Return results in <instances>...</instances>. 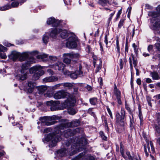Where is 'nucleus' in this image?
<instances>
[{
	"mask_svg": "<svg viewBox=\"0 0 160 160\" xmlns=\"http://www.w3.org/2000/svg\"><path fill=\"white\" fill-rule=\"evenodd\" d=\"M82 143H74L71 147L70 149L68 150L66 149H62L57 152L58 155L61 157L65 156L68 153L70 156H71L78 152L82 150L83 148Z\"/></svg>",
	"mask_w": 160,
	"mask_h": 160,
	"instance_id": "1",
	"label": "nucleus"
},
{
	"mask_svg": "<svg viewBox=\"0 0 160 160\" xmlns=\"http://www.w3.org/2000/svg\"><path fill=\"white\" fill-rule=\"evenodd\" d=\"M36 52L32 51V52H27L21 53L16 51L12 52L11 53L9 56L10 58L12 59L13 61L15 60L18 58L20 61H23L28 56L31 54H34Z\"/></svg>",
	"mask_w": 160,
	"mask_h": 160,
	"instance_id": "2",
	"label": "nucleus"
},
{
	"mask_svg": "<svg viewBox=\"0 0 160 160\" xmlns=\"http://www.w3.org/2000/svg\"><path fill=\"white\" fill-rule=\"evenodd\" d=\"M45 68L44 67H41L40 65H38L30 68L29 70L30 73H36L33 76V80H38L41 76L43 75L44 73V71L42 70Z\"/></svg>",
	"mask_w": 160,
	"mask_h": 160,
	"instance_id": "3",
	"label": "nucleus"
},
{
	"mask_svg": "<svg viewBox=\"0 0 160 160\" xmlns=\"http://www.w3.org/2000/svg\"><path fill=\"white\" fill-rule=\"evenodd\" d=\"M61 139L60 137L58 136V135L50 133L45 137L44 141L49 142L51 140L49 144V146L53 147L55 146L57 142L60 141Z\"/></svg>",
	"mask_w": 160,
	"mask_h": 160,
	"instance_id": "4",
	"label": "nucleus"
},
{
	"mask_svg": "<svg viewBox=\"0 0 160 160\" xmlns=\"http://www.w3.org/2000/svg\"><path fill=\"white\" fill-rule=\"evenodd\" d=\"M77 38L75 35L72 33L69 34L68 41L66 43V46L69 48H74L76 47Z\"/></svg>",
	"mask_w": 160,
	"mask_h": 160,
	"instance_id": "5",
	"label": "nucleus"
},
{
	"mask_svg": "<svg viewBox=\"0 0 160 160\" xmlns=\"http://www.w3.org/2000/svg\"><path fill=\"white\" fill-rule=\"evenodd\" d=\"M34 51L36 52V53H34V54H31L29 56H28L24 60H26V61L25 63L22 64V68H23L28 69L31 63H35L34 60L33 56L37 54L38 53V52L36 51Z\"/></svg>",
	"mask_w": 160,
	"mask_h": 160,
	"instance_id": "6",
	"label": "nucleus"
},
{
	"mask_svg": "<svg viewBox=\"0 0 160 160\" xmlns=\"http://www.w3.org/2000/svg\"><path fill=\"white\" fill-rule=\"evenodd\" d=\"M120 115L119 113L116 114L117 122L121 126H123L124 124V119L125 115V112L124 109H122Z\"/></svg>",
	"mask_w": 160,
	"mask_h": 160,
	"instance_id": "7",
	"label": "nucleus"
},
{
	"mask_svg": "<svg viewBox=\"0 0 160 160\" xmlns=\"http://www.w3.org/2000/svg\"><path fill=\"white\" fill-rule=\"evenodd\" d=\"M69 96V93L63 90H61L55 92L54 94L53 97L55 99H58L65 98H68Z\"/></svg>",
	"mask_w": 160,
	"mask_h": 160,
	"instance_id": "8",
	"label": "nucleus"
},
{
	"mask_svg": "<svg viewBox=\"0 0 160 160\" xmlns=\"http://www.w3.org/2000/svg\"><path fill=\"white\" fill-rule=\"evenodd\" d=\"M27 69H25L22 68L20 71V73H19L16 76V78L18 80L23 81L26 79L27 77L28 73L26 71Z\"/></svg>",
	"mask_w": 160,
	"mask_h": 160,
	"instance_id": "9",
	"label": "nucleus"
},
{
	"mask_svg": "<svg viewBox=\"0 0 160 160\" xmlns=\"http://www.w3.org/2000/svg\"><path fill=\"white\" fill-rule=\"evenodd\" d=\"M82 66L81 65L79 66V70H77L75 72L70 74V76L71 78L73 79H76L78 77H82L83 76V72L81 71Z\"/></svg>",
	"mask_w": 160,
	"mask_h": 160,
	"instance_id": "10",
	"label": "nucleus"
},
{
	"mask_svg": "<svg viewBox=\"0 0 160 160\" xmlns=\"http://www.w3.org/2000/svg\"><path fill=\"white\" fill-rule=\"evenodd\" d=\"M157 123L154 124V129L156 133L160 134V114L158 113L157 115Z\"/></svg>",
	"mask_w": 160,
	"mask_h": 160,
	"instance_id": "11",
	"label": "nucleus"
},
{
	"mask_svg": "<svg viewBox=\"0 0 160 160\" xmlns=\"http://www.w3.org/2000/svg\"><path fill=\"white\" fill-rule=\"evenodd\" d=\"M79 128H77L75 129V131H72L71 129L68 128L65 130L64 133V136L66 138H68L75 134L76 132L79 131Z\"/></svg>",
	"mask_w": 160,
	"mask_h": 160,
	"instance_id": "12",
	"label": "nucleus"
},
{
	"mask_svg": "<svg viewBox=\"0 0 160 160\" xmlns=\"http://www.w3.org/2000/svg\"><path fill=\"white\" fill-rule=\"evenodd\" d=\"M54 117H51L50 118V117H40V118L39 120L41 121V122L42 124L43 125H45L47 126H49L54 124L52 122H48V120L50 119V118H53Z\"/></svg>",
	"mask_w": 160,
	"mask_h": 160,
	"instance_id": "13",
	"label": "nucleus"
},
{
	"mask_svg": "<svg viewBox=\"0 0 160 160\" xmlns=\"http://www.w3.org/2000/svg\"><path fill=\"white\" fill-rule=\"evenodd\" d=\"M48 24H52L54 27L58 26L60 23V21L56 20L53 18H50L48 19L47 22Z\"/></svg>",
	"mask_w": 160,
	"mask_h": 160,
	"instance_id": "14",
	"label": "nucleus"
},
{
	"mask_svg": "<svg viewBox=\"0 0 160 160\" xmlns=\"http://www.w3.org/2000/svg\"><path fill=\"white\" fill-rule=\"evenodd\" d=\"M114 91L115 95L116 97L118 103L119 104H121L122 103V101L121 99V92L117 88L115 85L114 88Z\"/></svg>",
	"mask_w": 160,
	"mask_h": 160,
	"instance_id": "15",
	"label": "nucleus"
},
{
	"mask_svg": "<svg viewBox=\"0 0 160 160\" xmlns=\"http://www.w3.org/2000/svg\"><path fill=\"white\" fill-rule=\"evenodd\" d=\"M126 156L125 158L126 160H141L139 156L137 155H132L131 156L130 152H126Z\"/></svg>",
	"mask_w": 160,
	"mask_h": 160,
	"instance_id": "16",
	"label": "nucleus"
},
{
	"mask_svg": "<svg viewBox=\"0 0 160 160\" xmlns=\"http://www.w3.org/2000/svg\"><path fill=\"white\" fill-rule=\"evenodd\" d=\"M68 56L70 57V58L72 61L76 62V61L78 60L81 57L80 54L78 53H72L67 54Z\"/></svg>",
	"mask_w": 160,
	"mask_h": 160,
	"instance_id": "17",
	"label": "nucleus"
},
{
	"mask_svg": "<svg viewBox=\"0 0 160 160\" xmlns=\"http://www.w3.org/2000/svg\"><path fill=\"white\" fill-rule=\"evenodd\" d=\"M147 147L148 152L150 154L153 153L155 152V150L153 145L152 142L150 141L149 143L147 142ZM150 156L152 158H154L152 156L151 154Z\"/></svg>",
	"mask_w": 160,
	"mask_h": 160,
	"instance_id": "18",
	"label": "nucleus"
},
{
	"mask_svg": "<svg viewBox=\"0 0 160 160\" xmlns=\"http://www.w3.org/2000/svg\"><path fill=\"white\" fill-rule=\"evenodd\" d=\"M58 101H57L53 102L52 101H47L46 103L48 106H51L50 109L51 110L53 111L56 109V105L58 104Z\"/></svg>",
	"mask_w": 160,
	"mask_h": 160,
	"instance_id": "19",
	"label": "nucleus"
},
{
	"mask_svg": "<svg viewBox=\"0 0 160 160\" xmlns=\"http://www.w3.org/2000/svg\"><path fill=\"white\" fill-rule=\"evenodd\" d=\"M28 86L27 90L28 92L30 93H32L36 86V84L34 82L29 81L28 82Z\"/></svg>",
	"mask_w": 160,
	"mask_h": 160,
	"instance_id": "20",
	"label": "nucleus"
},
{
	"mask_svg": "<svg viewBox=\"0 0 160 160\" xmlns=\"http://www.w3.org/2000/svg\"><path fill=\"white\" fill-rule=\"evenodd\" d=\"M58 78L55 76H50L46 77L43 79V82H49L57 81L58 80Z\"/></svg>",
	"mask_w": 160,
	"mask_h": 160,
	"instance_id": "21",
	"label": "nucleus"
},
{
	"mask_svg": "<svg viewBox=\"0 0 160 160\" xmlns=\"http://www.w3.org/2000/svg\"><path fill=\"white\" fill-rule=\"evenodd\" d=\"M7 50V48L6 47L2 45H0V58L4 59L7 58L6 55L4 52Z\"/></svg>",
	"mask_w": 160,
	"mask_h": 160,
	"instance_id": "22",
	"label": "nucleus"
},
{
	"mask_svg": "<svg viewBox=\"0 0 160 160\" xmlns=\"http://www.w3.org/2000/svg\"><path fill=\"white\" fill-rule=\"evenodd\" d=\"M68 54H69V53H64L63 54V57H64V58L63 61L66 64L70 63V66L73 68V66L72 65V64L71 63V60L70 59L68 58H70V57L68 56V55H67Z\"/></svg>",
	"mask_w": 160,
	"mask_h": 160,
	"instance_id": "23",
	"label": "nucleus"
},
{
	"mask_svg": "<svg viewBox=\"0 0 160 160\" xmlns=\"http://www.w3.org/2000/svg\"><path fill=\"white\" fill-rule=\"evenodd\" d=\"M65 67V65L62 62H58L56 63L55 67L56 69L59 71H63Z\"/></svg>",
	"mask_w": 160,
	"mask_h": 160,
	"instance_id": "24",
	"label": "nucleus"
},
{
	"mask_svg": "<svg viewBox=\"0 0 160 160\" xmlns=\"http://www.w3.org/2000/svg\"><path fill=\"white\" fill-rule=\"evenodd\" d=\"M151 28L153 30L159 31L160 29V22H156L153 24Z\"/></svg>",
	"mask_w": 160,
	"mask_h": 160,
	"instance_id": "25",
	"label": "nucleus"
},
{
	"mask_svg": "<svg viewBox=\"0 0 160 160\" xmlns=\"http://www.w3.org/2000/svg\"><path fill=\"white\" fill-rule=\"evenodd\" d=\"M58 28H55L52 30L50 34V36L52 38H55L57 34L58 33Z\"/></svg>",
	"mask_w": 160,
	"mask_h": 160,
	"instance_id": "26",
	"label": "nucleus"
},
{
	"mask_svg": "<svg viewBox=\"0 0 160 160\" xmlns=\"http://www.w3.org/2000/svg\"><path fill=\"white\" fill-rule=\"evenodd\" d=\"M58 33H60V35L62 38H66L68 36L67 31L64 30L58 29Z\"/></svg>",
	"mask_w": 160,
	"mask_h": 160,
	"instance_id": "27",
	"label": "nucleus"
},
{
	"mask_svg": "<svg viewBox=\"0 0 160 160\" xmlns=\"http://www.w3.org/2000/svg\"><path fill=\"white\" fill-rule=\"evenodd\" d=\"M160 13L158 12H150L148 13L149 16L152 17L153 18H156L159 17Z\"/></svg>",
	"mask_w": 160,
	"mask_h": 160,
	"instance_id": "28",
	"label": "nucleus"
},
{
	"mask_svg": "<svg viewBox=\"0 0 160 160\" xmlns=\"http://www.w3.org/2000/svg\"><path fill=\"white\" fill-rule=\"evenodd\" d=\"M47 87L46 86H42L38 88V93L40 94L43 93L45 91L47 90Z\"/></svg>",
	"mask_w": 160,
	"mask_h": 160,
	"instance_id": "29",
	"label": "nucleus"
},
{
	"mask_svg": "<svg viewBox=\"0 0 160 160\" xmlns=\"http://www.w3.org/2000/svg\"><path fill=\"white\" fill-rule=\"evenodd\" d=\"M150 75L153 79L157 80L159 78V75L158 73L155 72H151Z\"/></svg>",
	"mask_w": 160,
	"mask_h": 160,
	"instance_id": "30",
	"label": "nucleus"
},
{
	"mask_svg": "<svg viewBox=\"0 0 160 160\" xmlns=\"http://www.w3.org/2000/svg\"><path fill=\"white\" fill-rule=\"evenodd\" d=\"M98 3L102 6H106L107 3H109L108 0H98Z\"/></svg>",
	"mask_w": 160,
	"mask_h": 160,
	"instance_id": "31",
	"label": "nucleus"
},
{
	"mask_svg": "<svg viewBox=\"0 0 160 160\" xmlns=\"http://www.w3.org/2000/svg\"><path fill=\"white\" fill-rule=\"evenodd\" d=\"M69 124L67 122H65L62 123L59 126V128L61 129H63L64 128H67L69 126Z\"/></svg>",
	"mask_w": 160,
	"mask_h": 160,
	"instance_id": "32",
	"label": "nucleus"
},
{
	"mask_svg": "<svg viewBox=\"0 0 160 160\" xmlns=\"http://www.w3.org/2000/svg\"><path fill=\"white\" fill-rule=\"evenodd\" d=\"M90 103L93 105H95L96 104L97 102V99L96 98H90L89 100Z\"/></svg>",
	"mask_w": 160,
	"mask_h": 160,
	"instance_id": "33",
	"label": "nucleus"
},
{
	"mask_svg": "<svg viewBox=\"0 0 160 160\" xmlns=\"http://www.w3.org/2000/svg\"><path fill=\"white\" fill-rule=\"evenodd\" d=\"M68 112L69 114L71 115H74L75 114L76 112V111L74 108H70L68 110Z\"/></svg>",
	"mask_w": 160,
	"mask_h": 160,
	"instance_id": "34",
	"label": "nucleus"
},
{
	"mask_svg": "<svg viewBox=\"0 0 160 160\" xmlns=\"http://www.w3.org/2000/svg\"><path fill=\"white\" fill-rule=\"evenodd\" d=\"M62 85L64 87L69 88L73 86V84L69 82L62 83Z\"/></svg>",
	"mask_w": 160,
	"mask_h": 160,
	"instance_id": "35",
	"label": "nucleus"
},
{
	"mask_svg": "<svg viewBox=\"0 0 160 160\" xmlns=\"http://www.w3.org/2000/svg\"><path fill=\"white\" fill-rule=\"evenodd\" d=\"M120 152L121 153L122 155V156L124 157V158H126V154L125 155H124V149L123 148V146L122 144L121 143L120 144Z\"/></svg>",
	"mask_w": 160,
	"mask_h": 160,
	"instance_id": "36",
	"label": "nucleus"
},
{
	"mask_svg": "<svg viewBox=\"0 0 160 160\" xmlns=\"http://www.w3.org/2000/svg\"><path fill=\"white\" fill-rule=\"evenodd\" d=\"M116 48L117 49V52L119 53H120V47L119 43V40L118 38H117L116 40Z\"/></svg>",
	"mask_w": 160,
	"mask_h": 160,
	"instance_id": "37",
	"label": "nucleus"
},
{
	"mask_svg": "<svg viewBox=\"0 0 160 160\" xmlns=\"http://www.w3.org/2000/svg\"><path fill=\"white\" fill-rule=\"evenodd\" d=\"M72 125L74 127H77L80 125V121L78 120H75L72 122Z\"/></svg>",
	"mask_w": 160,
	"mask_h": 160,
	"instance_id": "38",
	"label": "nucleus"
},
{
	"mask_svg": "<svg viewBox=\"0 0 160 160\" xmlns=\"http://www.w3.org/2000/svg\"><path fill=\"white\" fill-rule=\"evenodd\" d=\"M11 8V6L6 5L0 8V10L2 11H5Z\"/></svg>",
	"mask_w": 160,
	"mask_h": 160,
	"instance_id": "39",
	"label": "nucleus"
},
{
	"mask_svg": "<svg viewBox=\"0 0 160 160\" xmlns=\"http://www.w3.org/2000/svg\"><path fill=\"white\" fill-rule=\"evenodd\" d=\"M115 11L113 10L112 11V12L110 14V17L108 18V24H109L110 23V22L111 21V20L112 19V18L113 16V15L115 13Z\"/></svg>",
	"mask_w": 160,
	"mask_h": 160,
	"instance_id": "40",
	"label": "nucleus"
},
{
	"mask_svg": "<svg viewBox=\"0 0 160 160\" xmlns=\"http://www.w3.org/2000/svg\"><path fill=\"white\" fill-rule=\"evenodd\" d=\"M43 42L45 43H47L49 41V37L48 36L44 35L42 38Z\"/></svg>",
	"mask_w": 160,
	"mask_h": 160,
	"instance_id": "41",
	"label": "nucleus"
},
{
	"mask_svg": "<svg viewBox=\"0 0 160 160\" xmlns=\"http://www.w3.org/2000/svg\"><path fill=\"white\" fill-rule=\"evenodd\" d=\"M139 118L140 119V125H142V122H143V117L141 113V111L140 110H139Z\"/></svg>",
	"mask_w": 160,
	"mask_h": 160,
	"instance_id": "42",
	"label": "nucleus"
},
{
	"mask_svg": "<svg viewBox=\"0 0 160 160\" xmlns=\"http://www.w3.org/2000/svg\"><path fill=\"white\" fill-rule=\"evenodd\" d=\"M48 57V55L47 54H43L42 55H40V56H38V58L40 59H44V58H47Z\"/></svg>",
	"mask_w": 160,
	"mask_h": 160,
	"instance_id": "43",
	"label": "nucleus"
},
{
	"mask_svg": "<svg viewBox=\"0 0 160 160\" xmlns=\"http://www.w3.org/2000/svg\"><path fill=\"white\" fill-rule=\"evenodd\" d=\"M62 85V83L56 84L52 87V89L53 90L58 89Z\"/></svg>",
	"mask_w": 160,
	"mask_h": 160,
	"instance_id": "44",
	"label": "nucleus"
},
{
	"mask_svg": "<svg viewBox=\"0 0 160 160\" xmlns=\"http://www.w3.org/2000/svg\"><path fill=\"white\" fill-rule=\"evenodd\" d=\"M124 21V19H121L120 20L118 25V27L119 28H120L122 27L123 25Z\"/></svg>",
	"mask_w": 160,
	"mask_h": 160,
	"instance_id": "45",
	"label": "nucleus"
},
{
	"mask_svg": "<svg viewBox=\"0 0 160 160\" xmlns=\"http://www.w3.org/2000/svg\"><path fill=\"white\" fill-rule=\"evenodd\" d=\"M122 9H121L120 10H119L117 14V16H116V20H117L120 17V15L121 14V13H122Z\"/></svg>",
	"mask_w": 160,
	"mask_h": 160,
	"instance_id": "46",
	"label": "nucleus"
},
{
	"mask_svg": "<svg viewBox=\"0 0 160 160\" xmlns=\"http://www.w3.org/2000/svg\"><path fill=\"white\" fill-rule=\"evenodd\" d=\"M19 3L17 2H13L11 4V6L12 7H16L18 6Z\"/></svg>",
	"mask_w": 160,
	"mask_h": 160,
	"instance_id": "47",
	"label": "nucleus"
},
{
	"mask_svg": "<svg viewBox=\"0 0 160 160\" xmlns=\"http://www.w3.org/2000/svg\"><path fill=\"white\" fill-rule=\"evenodd\" d=\"M132 46L134 48V52L136 54H137L138 52V48L137 46L135 45V43H133L132 44Z\"/></svg>",
	"mask_w": 160,
	"mask_h": 160,
	"instance_id": "48",
	"label": "nucleus"
},
{
	"mask_svg": "<svg viewBox=\"0 0 160 160\" xmlns=\"http://www.w3.org/2000/svg\"><path fill=\"white\" fill-rule=\"evenodd\" d=\"M126 109L128 111L129 113L131 115H132V112L130 110V108L127 104H125V105Z\"/></svg>",
	"mask_w": 160,
	"mask_h": 160,
	"instance_id": "49",
	"label": "nucleus"
},
{
	"mask_svg": "<svg viewBox=\"0 0 160 160\" xmlns=\"http://www.w3.org/2000/svg\"><path fill=\"white\" fill-rule=\"evenodd\" d=\"M154 46L156 47V48L158 51H160V43L157 42L155 44Z\"/></svg>",
	"mask_w": 160,
	"mask_h": 160,
	"instance_id": "50",
	"label": "nucleus"
},
{
	"mask_svg": "<svg viewBox=\"0 0 160 160\" xmlns=\"http://www.w3.org/2000/svg\"><path fill=\"white\" fill-rule=\"evenodd\" d=\"M132 115V118H131L130 116L129 117L130 118V127H132L133 126V123L134 122H133V114H132V115Z\"/></svg>",
	"mask_w": 160,
	"mask_h": 160,
	"instance_id": "51",
	"label": "nucleus"
},
{
	"mask_svg": "<svg viewBox=\"0 0 160 160\" xmlns=\"http://www.w3.org/2000/svg\"><path fill=\"white\" fill-rule=\"evenodd\" d=\"M86 160H95L94 158L91 155H88L86 158Z\"/></svg>",
	"mask_w": 160,
	"mask_h": 160,
	"instance_id": "52",
	"label": "nucleus"
},
{
	"mask_svg": "<svg viewBox=\"0 0 160 160\" xmlns=\"http://www.w3.org/2000/svg\"><path fill=\"white\" fill-rule=\"evenodd\" d=\"M100 134L101 135L102 139L104 140H106L107 139V137L104 136V135L103 132L102 131H100Z\"/></svg>",
	"mask_w": 160,
	"mask_h": 160,
	"instance_id": "53",
	"label": "nucleus"
},
{
	"mask_svg": "<svg viewBox=\"0 0 160 160\" xmlns=\"http://www.w3.org/2000/svg\"><path fill=\"white\" fill-rule=\"evenodd\" d=\"M49 58L50 60L52 61H56L57 59V58L54 56H49Z\"/></svg>",
	"mask_w": 160,
	"mask_h": 160,
	"instance_id": "54",
	"label": "nucleus"
},
{
	"mask_svg": "<svg viewBox=\"0 0 160 160\" xmlns=\"http://www.w3.org/2000/svg\"><path fill=\"white\" fill-rule=\"evenodd\" d=\"M120 61V69H122L123 67V62L122 59H120L119 60Z\"/></svg>",
	"mask_w": 160,
	"mask_h": 160,
	"instance_id": "55",
	"label": "nucleus"
},
{
	"mask_svg": "<svg viewBox=\"0 0 160 160\" xmlns=\"http://www.w3.org/2000/svg\"><path fill=\"white\" fill-rule=\"evenodd\" d=\"M93 108H90L88 110V112L92 115L94 116V112H92V110Z\"/></svg>",
	"mask_w": 160,
	"mask_h": 160,
	"instance_id": "56",
	"label": "nucleus"
},
{
	"mask_svg": "<svg viewBox=\"0 0 160 160\" xmlns=\"http://www.w3.org/2000/svg\"><path fill=\"white\" fill-rule=\"evenodd\" d=\"M107 109L109 115H110L111 118H112V115L110 109L108 108H107Z\"/></svg>",
	"mask_w": 160,
	"mask_h": 160,
	"instance_id": "57",
	"label": "nucleus"
},
{
	"mask_svg": "<svg viewBox=\"0 0 160 160\" xmlns=\"http://www.w3.org/2000/svg\"><path fill=\"white\" fill-rule=\"evenodd\" d=\"M145 8L148 9H152V7L148 4H146Z\"/></svg>",
	"mask_w": 160,
	"mask_h": 160,
	"instance_id": "58",
	"label": "nucleus"
},
{
	"mask_svg": "<svg viewBox=\"0 0 160 160\" xmlns=\"http://www.w3.org/2000/svg\"><path fill=\"white\" fill-rule=\"evenodd\" d=\"M132 9V7H129L128 9L127 12H128V17H129L130 16V13H131V10Z\"/></svg>",
	"mask_w": 160,
	"mask_h": 160,
	"instance_id": "59",
	"label": "nucleus"
},
{
	"mask_svg": "<svg viewBox=\"0 0 160 160\" xmlns=\"http://www.w3.org/2000/svg\"><path fill=\"white\" fill-rule=\"evenodd\" d=\"M51 129L49 128H45L43 131L44 133H48L50 131Z\"/></svg>",
	"mask_w": 160,
	"mask_h": 160,
	"instance_id": "60",
	"label": "nucleus"
},
{
	"mask_svg": "<svg viewBox=\"0 0 160 160\" xmlns=\"http://www.w3.org/2000/svg\"><path fill=\"white\" fill-rule=\"evenodd\" d=\"M101 65H99L98 66V67L96 69L95 71V72L96 73L98 72L99 70L101 69Z\"/></svg>",
	"mask_w": 160,
	"mask_h": 160,
	"instance_id": "61",
	"label": "nucleus"
},
{
	"mask_svg": "<svg viewBox=\"0 0 160 160\" xmlns=\"http://www.w3.org/2000/svg\"><path fill=\"white\" fill-rule=\"evenodd\" d=\"M144 151L146 155L147 156H148L149 155V154L148 153L147 150V147L144 146Z\"/></svg>",
	"mask_w": 160,
	"mask_h": 160,
	"instance_id": "62",
	"label": "nucleus"
},
{
	"mask_svg": "<svg viewBox=\"0 0 160 160\" xmlns=\"http://www.w3.org/2000/svg\"><path fill=\"white\" fill-rule=\"evenodd\" d=\"M47 72L50 74V75H52L53 74V71L51 69H48L47 70Z\"/></svg>",
	"mask_w": 160,
	"mask_h": 160,
	"instance_id": "63",
	"label": "nucleus"
},
{
	"mask_svg": "<svg viewBox=\"0 0 160 160\" xmlns=\"http://www.w3.org/2000/svg\"><path fill=\"white\" fill-rule=\"evenodd\" d=\"M152 48L153 46L152 45H149L148 48V50L150 52L152 49Z\"/></svg>",
	"mask_w": 160,
	"mask_h": 160,
	"instance_id": "64",
	"label": "nucleus"
}]
</instances>
